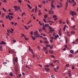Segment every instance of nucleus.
I'll use <instances>...</instances> for the list:
<instances>
[{
    "label": "nucleus",
    "instance_id": "f257e3e1",
    "mask_svg": "<svg viewBox=\"0 0 78 78\" xmlns=\"http://www.w3.org/2000/svg\"><path fill=\"white\" fill-rule=\"evenodd\" d=\"M15 62L16 63L18 62V60H17V57H16L15 59H14L13 60V64L14 66H15L16 64V62Z\"/></svg>",
    "mask_w": 78,
    "mask_h": 78
},
{
    "label": "nucleus",
    "instance_id": "f03ea898",
    "mask_svg": "<svg viewBox=\"0 0 78 78\" xmlns=\"http://www.w3.org/2000/svg\"><path fill=\"white\" fill-rule=\"evenodd\" d=\"M14 9H15V11H18V10H19V9H20V7H17V5H15L14 6Z\"/></svg>",
    "mask_w": 78,
    "mask_h": 78
},
{
    "label": "nucleus",
    "instance_id": "7ed1b4c3",
    "mask_svg": "<svg viewBox=\"0 0 78 78\" xmlns=\"http://www.w3.org/2000/svg\"><path fill=\"white\" fill-rule=\"evenodd\" d=\"M71 13L73 16H74V15H76V12L74 11H73L72 12H70Z\"/></svg>",
    "mask_w": 78,
    "mask_h": 78
},
{
    "label": "nucleus",
    "instance_id": "20e7f679",
    "mask_svg": "<svg viewBox=\"0 0 78 78\" xmlns=\"http://www.w3.org/2000/svg\"><path fill=\"white\" fill-rule=\"evenodd\" d=\"M15 69L16 72H17V70H18V68L17 67V64H16L15 66Z\"/></svg>",
    "mask_w": 78,
    "mask_h": 78
},
{
    "label": "nucleus",
    "instance_id": "39448f33",
    "mask_svg": "<svg viewBox=\"0 0 78 78\" xmlns=\"http://www.w3.org/2000/svg\"><path fill=\"white\" fill-rule=\"evenodd\" d=\"M0 44H3V45H6V43H5V42L2 41L0 42Z\"/></svg>",
    "mask_w": 78,
    "mask_h": 78
},
{
    "label": "nucleus",
    "instance_id": "423d86ee",
    "mask_svg": "<svg viewBox=\"0 0 78 78\" xmlns=\"http://www.w3.org/2000/svg\"><path fill=\"white\" fill-rule=\"evenodd\" d=\"M45 70L47 71V72H49L50 71V69L48 68H45Z\"/></svg>",
    "mask_w": 78,
    "mask_h": 78
},
{
    "label": "nucleus",
    "instance_id": "0eeeda50",
    "mask_svg": "<svg viewBox=\"0 0 78 78\" xmlns=\"http://www.w3.org/2000/svg\"><path fill=\"white\" fill-rule=\"evenodd\" d=\"M24 27L25 28L26 30H28V27H27L26 26H24Z\"/></svg>",
    "mask_w": 78,
    "mask_h": 78
},
{
    "label": "nucleus",
    "instance_id": "6e6552de",
    "mask_svg": "<svg viewBox=\"0 0 78 78\" xmlns=\"http://www.w3.org/2000/svg\"><path fill=\"white\" fill-rule=\"evenodd\" d=\"M49 27V24L46 23L44 27Z\"/></svg>",
    "mask_w": 78,
    "mask_h": 78
},
{
    "label": "nucleus",
    "instance_id": "1a4fd4ad",
    "mask_svg": "<svg viewBox=\"0 0 78 78\" xmlns=\"http://www.w3.org/2000/svg\"><path fill=\"white\" fill-rule=\"evenodd\" d=\"M50 53H53V50H50L49 51Z\"/></svg>",
    "mask_w": 78,
    "mask_h": 78
},
{
    "label": "nucleus",
    "instance_id": "9d476101",
    "mask_svg": "<svg viewBox=\"0 0 78 78\" xmlns=\"http://www.w3.org/2000/svg\"><path fill=\"white\" fill-rule=\"evenodd\" d=\"M10 17L11 16H10V15H8V17L9 18V20H11V18H10Z\"/></svg>",
    "mask_w": 78,
    "mask_h": 78
},
{
    "label": "nucleus",
    "instance_id": "9b49d317",
    "mask_svg": "<svg viewBox=\"0 0 78 78\" xmlns=\"http://www.w3.org/2000/svg\"><path fill=\"white\" fill-rule=\"evenodd\" d=\"M68 75L69 76H72V74H71V73H68Z\"/></svg>",
    "mask_w": 78,
    "mask_h": 78
},
{
    "label": "nucleus",
    "instance_id": "f8f14e48",
    "mask_svg": "<svg viewBox=\"0 0 78 78\" xmlns=\"http://www.w3.org/2000/svg\"><path fill=\"white\" fill-rule=\"evenodd\" d=\"M70 52L71 53H73L74 51H73V50H71L70 51Z\"/></svg>",
    "mask_w": 78,
    "mask_h": 78
},
{
    "label": "nucleus",
    "instance_id": "ddd939ff",
    "mask_svg": "<svg viewBox=\"0 0 78 78\" xmlns=\"http://www.w3.org/2000/svg\"><path fill=\"white\" fill-rule=\"evenodd\" d=\"M24 38L25 40H26V41H28V40H29V39H28V38H26L25 36H24Z\"/></svg>",
    "mask_w": 78,
    "mask_h": 78
},
{
    "label": "nucleus",
    "instance_id": "4468645a",
    "mask_svg": "<svg viewBox=\"0 0 78 78\" xmlns=\"http://www.w3.org/2000/svg\"><path fill=\"white\" fill-rule=\"evenodd\" d=\"M44 42L47 44H48V41H44Z\"/></svg>",
    "mask_w": 78,
    "mask_h": 78
},
{
    "label": "nucleus",
    "instance_id": "2eb2a0df",
    "mask_svg": "<svg viewBox=\"0 0 78 78\" xmlns=\"http://www.w3.org/2000/svg\"><path fill=\"white\" fill-rule=\"evenodd\" d=\"M9 75H10V76H12V72L10 73Z\"/></svg>",
    "mask_w": 78,
    "mask_h": 78
},
{
    "label": "nucleus",
    "instance_id": "dca6fc26",
    "mask_svg": "<svg viewBox=\"0 0 78 78\" xmlns=\"http://www.w3.org/2000/svg\"><path fill=\"white\" fill-rule=\"evenodd\" d=\"M2 10L3 11H4V12H6V10L4 8H2Z\"/></svg>",
    "mask_w": 78,
    "mask_h": 78
},
{
    "label": "nucleus",
    "instance_id": "f3484780",
    "mask_svg": "<svg viewBox=\"0 0 78 78\" xmlns=\"http://www.w3.org/2000/svg\"><path fill=\"white\" fill-rule=\"evenodd\" d=\"M52 3H51V7H52V8H54V9H55V6L54 5H52Z\"/></svg>",
    "mask_w": 78,
    "mask_h": 78
},
{
    "label": "nucleus",
    "instance_id": "a211bd4d",
    "mask_svg": "<svg viewBox=\"0 0 78 78\" xmlns=\"http://www.w3.org/2000/svg\"><path fill=\"white\" fill-rule=\"evenodd\" d=\"M37 33H37V30H36L35 33V35L36 36V35H37Z\"/></svg>",
    "mask_w": 78,
    "mask_h": 78
},
{
    "label": "nucleus",
    "instance_id": "6ab92c4d",
    "mask_svg": "<svg viewBox=\"0 0 78 78\" xmlns=\"http://www.w3.org/2000/svg\"><path fill=\"white\" fill-rule=\"evenodd\" d=\"M53 18H55L56 17H57V16H56V15H54L53 16Z\"/></svg>",
    "mask_w": 78,
    "mask_h": 78
},
{
    "label": "nucleus",
    "instance_id": "aec40b11",
    "mask_svg": "<svg viewBox=\"0 0 78 78\" xmlns=\"http://www.w3.org/2000/svg\"><path fill=\"white\" fill-rule=\"evenodd\" d=\"M31 37H32V39L33 40H34L35 39V38H34V37L33 36H31Z\"/></svg>",
    "mask_w": 78,
    "mask_h": 78
},
{
    "label": "nucleus",
    "instance_id": "412c9836",
    "mask_svg": "<svg viewBox=\"0 0 78 78\" xmlns=\"http://www.w3.org/2000/svg\"><path fill=\"white\" fill-rule=\"evenodd\" d=\"M57 7L58 8H61V5H58L57 6Z\"/></svg>",
    "mask_w": 78,
    "mask_h": 78
},
{
    "label": "nucleus",
    "instance_id": "4be33fe9",
    "mask_svg": "<svg viewBox=\"0 0 78 78\" xmlns=\"http://www.w3.org/2000/svg\"><path fill=\"white\" fill-rule=\"evenodd\" d=\"M30 34H31V36H32L33 35V31H31L30 32Z\"/></svg>",
    "mask_w": 78,
    "mask_h": 78
},
{
    "label": "nucleus",
    "instance_id": "5701e85b",
    "mask_svg": "<svg viewBox=\"0 0 78 78\" xmlns=\"http://www.w3.org/2000/svg\"><path fill=\"white\" fill-rule=\"evenodd\" d=\"M41 35H42V36H46V35L45 34H41Z\"/></svg>",
    "mask_w": 78,
    "mask_h": 78
},
{
    "label": "nucleus",
    "instance_id": "b1692460",
    "mask_svg": "<svg viewBox=\"0 0 78 78\" xmlns=\"http://www.w3.org/2000/svg\"><path fill=\"white\" fill-rule=\"evenodd\" d=\"M49 67V65H47L45 66H44V67Z\"/></svg>",
    "mask_w": 78,
    "mask_h": 78
},
{
    "label": "nucleus",
    "instance_id": "393cba45",
    "mask_svg": "<svg viewBox=\"0 0 78 78\" xmlns=\"http://www.w3.org/2000/svg\"><path fill=\"white\" fill-rule=\"evenodd\" d=\"M44 17L45 18H47V17H48V16L47 15H44Z\"/></svg>",
    "mask_w": 78,
    "mask_h": 78
},
{
    "label": "nucleus",
    "instance_id": "a878e982",
    "mask_svg": "<svg viewBox=\"0 0 78 78\" xmlns=\"http://www.w3.org/2000/svg\"><path fill=\"white\" fill-rule=\"evenodd\" d=\"M47 48V47H43V49L44 50H46V49Z\"/></svg>",
    "mask_w": 78,
    "mask_h": 78
},
{
    "label": "nucleus",
    "instance_id": "bb28decb",
    "mask_svg": "<svg viewBox=\"0 0 78 78\" xmlns=\"http://www.w3.org/2000/svg\"><path fill=\"white\" fill-rule=\"evenodd\" d=\"M14 14L13 13H12L10 12L9 13V15H13Z\"/></svg>",
    "mask_w": 78,
    "mask_h": 78
},
{
    "label": "nucleus",
    "instance_id": "cd10ccee",
    "mask_svg": "<svg viewBox=\"0 0 78 78\" xmlns=\"http://www.w3.org/2000/svg\"><path fill=\"white\" fill-rule=\"evenodd\" d=\"M51 58H55V56L54 55H51Z\"/></svg>",
    "mask_w": 78,
    "mask_h": 78
},
{
    "label": "nucleus",
    "instance_id": "c85d7f7f",
    "mask_svg": "<svg viewBox=\"0 0 78 78\" xmlns=\"http://www.w3.org/2000/svg\"><path fill=\"white\" fill-rule=\"evenodd\" d=\"M50 66H53V63H51L50 64Z\"/></svg>",
    "mask_w": 78,
    "mask_h": 78
},
{
    "label": "nucleus",
    "instance_id": "c756f323",
    "mask_svg": "<svg viewBox=\"0 0 78 78\" xmlns=\"http://www.w3.org/2000/svg\"><path fill=\"white\" fill-rule=\"evenodd\" d=\"M42 30H45L46 28H45L44 27H43V28H42Z\"/></svg>",
    "mask_w": 78,
    "mask_h": 78
},
{
    "label": "nucleus",
    "instance_id": "7c9ffc66",
    "mask_svg": "<svg viewBox=\"0 0 78 78\" xmlns=\"http://www.w3.org/2000/svg\"><path fill=\"white\" fill-rule=\"evenodd\" d=\"M54 71H55V72H57V70H56V68H54Z\"/></svg>",
    "mask_w": 78,
    "mask_h": 78
},
{
    "label": "nucleus",
    "instance_id": "2f4dec72",
    "mask_svg": "<svg viewBox=\"0 0 78 78\" xmlns=\"http://www.w3.org/2000/svg\"><path fill=\"white\" fill-rule=\"evenodd\" d=\"M50 11L51 12H52V14H54V12L53 11H52V10H51Z\"/></svg>",
    "mask_w": 78,
    "mask_h": 78
},
{
    "label": "nucleus",
    "instance_id": "473e14b6",
    "mask_svg": "<svg viewBox=\"0 0 78 78\" xmlns=\"http://www.w3.org/2000/svg\"><path fill=\"white\" fill-rule=\"evenodd\" d=\"M18 2H19L20 3H22V0H18Z\"/></svg>",
    "mask_w": 78,
    "mask_h": 78
},
{
    "label": "nucleus",
    "instance_id": "72a5a7b5",
    "mask_svg": "<svg viewBox=\"0 0 78 78\" xmlns=\"http://www.w3.org/2000/svg\"><path fill=\"white\" fill-rule=\"evenodd\" d=\"M68 2H67L66 4V6H68Z\"/></svg>",
    "mask_w": 78,
    "mask_h": 78
},
{
    "label": "nucleus",
    "instance_id": "f704fd0d",
    "mask_svg": "<svg viewBox=\"0 0 78 78\" xmlns=\"http://www.w3.org/2000/svg\"><path fill=\"white\" fill-rule=\"evenodd\" d=\"M18 76L19 78H20V77H21V76H22V74H20L19 76Z\"/></svg>",
    "mask_w": 78,
    "mask_h": 78
},
{
    "label": "nucleus",
    "instance_id": "c9c22d12",
    "mask_svg": "<svg viewBox=\"0 0 78 78\" xmlns=\"http://www.w3.org/2000/svg\"><path fill=\"white\" fill-rule=\"evenodd\" d=\"M56 68L57 70H58L59 69V66H57L56 67Z\"/></svg>",
    "mask_w": 78,
    "mask_h": 78
},
{
    "label": "nucleus",
    "instance_id": "e433bc0d",
    "mask_svg": "<svg viewBox=\"0 0 78 78\" xmlns=\"http://www.w3.org/2000/svg\"><path fill=\"white\" fill-rule=\"evenodd\" d=\"M69 56V57H72V56H73V55L72 54H70Z\"/></svg>",
    "mask_w": 78,
    "mask_h": 78
},
{
    "label": "nucleus",
    "instance_id": "4c0bfd02",
    "mask_svg": "<svg viewBox=\"0 0 78 78\" xmlns=\"http://www.w3.org/2000/svg\"><path fill=\"white\" fill-rule=\"evenodd\" d=\"M57 36L56 35L55 36V37L54 38V39L55 40H56V38H57Z\"/></svg>",
    "mask_w": 78,
    "mask_h": 78
},
{
    "label": "nucleus",
    "instance_id": "58836bf2",
    "mask_svg": "<svg viewBox=\"0 0 78 78\" xmlns=\"http://www.w3.org/2000/svg\"><path fill=\"white\" fill-rule=\"evenodd\" d=\"M37 7H36L35 8V12H37Z\"/></svg>",
    "mask_w": 78,
    "mask_h": 78
},
{
    "label": "nucleus",
    "instance_id": "ea45409f",
    "mask_svg": "<svg viewBox=\"0 0 78 78\" xmlns=\"http://www.w3.org/2000/svg\"><path fill=\"white\" fill-rule=\"evenodd\" d=\"M67 42H68L67 39L66 38V44H67Z\"/></svg>",
    "mask_w": 78,
    "mask_h": 78
},
{
    "label": "nucleus",
    "instance_id": "a19ab883",
    "mask_svg": "<svg viewBox=\"0 0 78 78\" xmlns=\"http://www.w3.org/2000/svg\"><path fill=\"white\" fill-rule=\"evenodd\" d=\"M56 62H57V60H55L53 61L54 63H55Z\"/></svg>",
    "mask_w": 78,
    "mask_h": 78
},
{
    "label": "nucleus",
    "instance_id": "79ce46f5",
    "mask_svg": "<svg viewBox=\"0 0 78 78\" xmlns=\"http://www.w3.org/2000/svg\"><path fill=\"white\" fill-rule=\"evenodd\" d=\"M71 33H72V34H75V32H74V31H71Z\"/></svg>",
    "mask_w": 78,
    "mask_h": 78
},
{
    "label": "nucleus",
    "instance_id": "37998d69",
    "mask_svg": "<svg viewBox=\"0 0 78 78\" xmlns=\"http://www.w3.org/2000/svg\"><path fill=\"white\" fill-rule=\"evenodd\" d=\"M36 56V55H33V58H35Z\"/></svg>",
    "mask_w": 78,
    "mask_h": 78
},
{
    "label": "nucleus",
    "instance_id": "c03bdc74",
    "mask_svg": "<svg viewBox=\"0 0 78 78\" xmlns=\"http://www.w3.org/2000/svg\"><path fill=\"white\" fill-rule=\"evenodd\" d=\"M4 16H5V14H4L3 13L2 14V17H4Z\"/></svg>",
    "mask_w": 78,
    "mask_h": 78
},
{
    "label": "nucleus",
    "instance_id": "a18cd8bd",
    "mask_svg": "<svg viewBox=\"0 0 78 78\" xmlns=\"http://www.w3.org/2000/svg\"><path fill=\"white\" fill-rule=\"evenodd\" d=\"M61 33V30H59L58 31V34Z\"/></svg>",
    "mask_w": 78,
    "mask_h": 78
},
{
    "label": "nucleus",
    "instance_id": "49530a36",
    "mask_svg": "<svg viewBox=\"0 0 78 78\" xmlns=\"http://www.w3.org/2000/svg\"><path fill=\"white\" fill-rule=\"evenodd\" d=\"M45 1H43L42 2V3H44V4H45Z\"/></svg>",
    "mask_w": 78,
    "mask_h": 78
},
{
    "label": "nucleus",
    "instance_id": "de8ad7c7",
    "mask_svg": "<svg viewBox=\"0 0 78 78\" xmlns=\"http://www.w3.org/2000/svg\"><path fill=\"white\" fill-rule=\"evenodd\" d=\"M66 67H70V66H69V64H67L66 65Z\"/></svg>",
    "mask_w": 78,
    "mask_h": 78
},
{
    "label": "nucleus",
    "instance_id": "09e8293b",
    "mask_svg": "<svg viewBox=\"0 0 78 78\" xmlns=\"http://www.w3.org/2000/svg\"><path fill=\"white\" fill-rule=\"evenodd\" d=\"M7 62H5L3 63V64H6Z\"/></svg>",
    "mask_w": 78,
    "mask_h": 78
},
{
    "label": "nucleus",
    "instance_id": "8fccbe9b",
    "mask_svg": "<svg viewBox=\"0 0 78 78\" xmlns=\"http://www.w3.org/2000/svg\"><path fill=\"white\" fill-rule=\"evenodd\" d=\"M10 18L11 19V20H12V19L13 18V17H12V16H11L10 17Z\"/></svg>",
    "mask_w": 78,
    "mask_h": 78
},
{
    "label": "nucleus",
    "instance_id": "3c124183",
    "mask_svg": "<svg viewBox=\"0 0 78 78\" xmlns=\"http://www.w3.org/2000/svg\"><path fill=\"white\" fill-rule=\"evenodd\" d=\"M40 35H39V34H37V37H40Z\"/></svg>",
    "mask_w": 78,
    "mask_h": 78
},
{
    "label": "nucleus",
    "instance_id": "603ef678",
    "mask_svg": "<svg viewBox=\"0 0 78 78\" xmlns=\"http://www.w3.org/2000/svg\"><path fill=\"white\" fill-rule=\"evenodd\" d=\"M40 43H43V42H44L41 40H40Z\"/></svg>",
    "mask_w": 78,
    "mask_h": 78
},
{
    "label": "nucleus",
    "instance_id": "864d4df0",
    "mask_svg": "<svg viewBox=\"0 0 78 78\" xmlns=\"http://www.w3.org/2000/svg\"><path fill=\"white\" fill-rule=\"evenodd\" d=\"M10 23H11V24H12V25H14V22H10Z\"/></svg>",
    "mask_w": 78,
    "mask_h": 78
},
{
    "label": "nucleus",
    "instance_id": "5fc2aeb1",
    "mask_svg": "<svg viewBox=\"0 0 78 78\" xmlns=\"http://www.w3.org/2000/svg\"><path fill=\"white\" fill-rule=\"evenodd\" d=\"M49 28L51 30L52 27H51L49 26Z\"/></svg>",
    "mask_w": 78,
    "mask_h": 78
},
{
    "label": "nucleus",
    "instance_id": "6e6d98bb",
    "mask_svg": "<svg viewBox=\"0 0 78 78\" xmlns=\"http://www.w3.org/2000/svg\"><path fill=\"white\" fill-rule=\"evenodd\" d=\"M7 31L8 33H10V30H7Z\"/></svg>",
    "mask_w": 78,
    "mask_h": 78
},
{
    "label": "nucleus",
    "instance_id": "4d7b16f0",
    "mask_svg": "<svg viewBox=\"0 0 78 78\" xmlns=\"http://www.w3.org/2000/svg\"><path fill=\"white\" fill-rule=\"evenodd\" d=\"M37 48L39 50H40V47L39 46L37 47Z\"/></svg>",
    "mask_w": 78,
    "mask_h": 78
},
{
    "label": "nucleus",
    "instance_id": "13d9d810",
    "mask_svg": "<svg viewBox=\"0 0 78 78\" xmlns=\"http://www.w3.org/2000/svg\"><path fill=\"white\" fill-rule=\"evenodd\" d=\"M6 2H7V1L6 0H4L3 1V2H5V3H6Z\"/></svg>",
    "mask_w": 78,
    "mask_h": 78
},
{
    "label": "nucleus",
    "instance_id": "bf43d9fd",
    "mask_svg": "<svg viewBox=\"0 0 78 78\" xmlns=\"http://www.w3.org/2000/svg\"><path fill=\"white\" fill-rule=\"evenodd\" d=\"M5 19H8V16L5 17Z\"/></svg>",
    "mask_w": 78,
    "mask_h": 78
},
{
    "label": "nucleus",
    "instance_id": "052dcab7",
    "mask_svg": "<svg viewBox=\"0 0 78 78\" xmlns=\"http://www.w3.org/2000/svg\"><path fill=\"white\" fill-rule=\"evenodd\" d=\"M38 66H40V67H42V65H41V64H39L38 65Z\"/></svg>",
    "mask_w": 78,
    "mask_h": 78
},
{
    "label": "nucleus",
    "instance_id": "680f3d73",
    "mask_svg": "<svg viewBox=\"0 0 78 78\" xmlns=\"http://www.w3.org/2000/svg\"><path fill=\"white\" fill-rule=\"evenodd\" d=\"M51 78H55V76H54L53 75H51Z\"/></svg>",
    "mask_w": 78,
    "mask_h": 78
},
{
    "label": "nucleus",
    "instance_id": "e2e57ef3",
    "mask_svg": "<svg viewBox=\"0 0 78 78\" xmlns=\"http://www.w3.org/2000/svg\"><path fill=\"white\" fill-rule=\"evenodd\" d=\"M62 21L60 20L59 22V23L61 24V23H62Z\"/></svg>",
    "mask_w": 78,
    "mask_h": 78
},
{
    "label": "nucleus",
    "instance_id": "0e129e2a",
    "mask_svg": "<svg viewBox=\"0 0 78 78\" xmlns=\"http://www.w3.org/2000/svg\"><path fill=\"white\" fill-rule=\"evenodd\" d=\"M50 42H51L52 43V42H53V41L52 40H51L50 41Z\"/></svg>",
    "mask_w": 78,
    "mask_h": 78
},
{
    "label": "nucleus",
    "instance_id": "69168bd1",
    "mask_svg": "<svg viewBox=\"0 0 78 78\" xmlns=\"http://www.w3.org/2000/svg\"><path fill=\"white\" fill-rule=\"evenodd\" d=\"M17 23H14V26H16V25H17Z\"/></svg>",
    "mask_w": 78,
    "mask_h": 78
},
{
    "label": "nucleus",
    "instance_id": "338daca9",
    "mask_svg": "<svg viewBox=\"0 0 78 78\" xmlns=\"http://www.w3.org/2000/svg\"><path fill=\"white\" fill-rule=\"evenodd\" d=\"M52 48H53V45L51 46L50 47V49H51Z\"/></svg>",
    "mask_w": 78,
    "mask_h": 78
},
{
    "label": "nucleus",
    "instance_id": "774afa93",
    "mask_svg": "<svg viewBox=\"0 0 78 78\" xmlns=\"http://www.w3.org/2000/svg\"><path fill=\"white\" fill-rule=\"evenodd\" d=\"M76 42H78V38L76 39Z\"/></svg>",
    "mask_w": 78,
    "mask_h": 78
}]
</instances>
